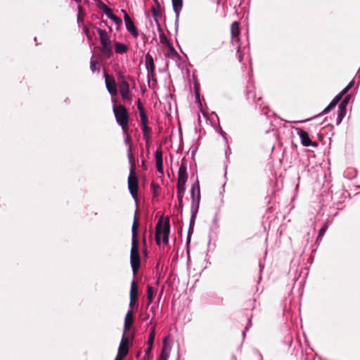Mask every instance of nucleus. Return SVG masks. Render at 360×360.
Segmentation results:
<instances>
[{
  "label": "nucleus",
  "mask_w": 360,
  "mask_h": 360,
  "mask_svg": "<svg viewBox=\"0 0 360 360\" xmlns=\"http://www.w3.org/2000/svg\"><path fill=\"white\" fill-rule=\"evenodd\" d=\"M139 223L136 216H134L133 224L131 226V248L130 252V264L131 266L134 276L137 274L140 267L141 258L139 252V240L137 239Z\"/></svg>",
  "instance_id": "nucleus-1"
},
{
  "label": "nucleus",
  "mask_w": 360,
  "mask_h": 360,
  "mask_svg": "<svg viewBox=\"0 0 360 360\" xmlns=\"http://www.w3.org/2000/svg\"><path fill=\"white\" fill-rule=\"evenodd\" d=\"M191 219L188 229L187 241H190V234L193 230L195 220L198 212L200 202V191L198 181L193 184L191 188Z\"/></svg>",
  "instance_id": "nucleus-2"
},
{
  "label": "nucleus",
  "mask_w": 360,
  "mask_h": 360,
  "mask_svg": "<svg viewBox=\"0 0 360 360\" xmlns=\"http://www.w3.org/2000/svg\"><path fill=\"white\" fill-rule=\"evenodd\" d=\"M170 233L169 219L167 218L164 223L162 221V217L158 220L155 226V239L158 245H160L161 236L164 244L169 243V236Z\"/></svg>",
  "instance_id": "nucleus-3"
},
{
  "label": "nucleus",
  "mask_w": 360,
  "mask_h": 360,
  "mask_svg": "<svg viewBox=\"0 0 360 360\" xmlns=\"http://www.w3.org/2000/svg\"><path fill=\"white\" fill-rule=\"evenodd\" d=\"M128 189L134 200L137 201L139 180L135 173V163H130L129 174L128 176Z\"/></svg>",
  "instance_id": "nucleus-4"
},
{
  "label": "nucleus",
  "mask_w": 360,
  "mask_h": 360,
  "mask_svg": "<svg viewBox=\"0 0 360 360\" xmlns=\"http://www.w3.org/2000/svg\"><path fill=\"white\" fill-rule=\"evenodd\" d=\"M354 82L352 80L338 94H337L330 101L329 105L319 115L314 116V118L328 114L336 105L341 101L344 95H345L354 86Z\"/></svg>",
  "instance_id": "nucleus-5"
},
{
  "label": "nucleus",
  "mask_w": 360,
  "mask_h": 360,
  "mask_svg": "<svg viewBox=\"0 0 360 360\" xmlns=\"http://www.w3.org/2000/svg\"><path fill=\"white\" fill-rule=\"evenodd\" d=\"M113 113L118 124L129 122V113L124 106L122 105H113Z\"/></svg>",
  "instance_id": "nucleus-6"
},
{
  "label": "nucleus",
  "mask_w": 360,
  "mask_h": 360,
  "mask_svg": "<svg viewBox=\"0 0 360 360\" xmlns=\"http://www.w3.org/2000/svg\"><path fill=\"white\" fill-rule=\"evenodd\" d=\"M247 91H246V97L247 99L249 101H252L255 102L256 105L259 106L260 109H264L265 106L263 105V102L262 101V97L259 96L258 98L256 96L255 91V86L252 84L251 82H249V84L247 86Z\"/></svg>",
  "instance_id": "nucleus-7"
},
{
  "label": "nucleus",
  "mask_w": 360,
  "mask_h": 360,
  "mask_svg": "<svg viewBox=\"0 0 360 360\" xmlns=\"http://www.w3.org/2000/svg\"><path fill=\"white\" fill-rule=\"evenodd\" d=\"M122 12L124 13V20L127 30L136 39L139 37V32L133 20L124 10H122Z\"/></svg>",
  "instance_id": "nucleus-8"
},
{
  "label": "nucleus",
  "mask_w": 360,
  "mask_h": 360,
  "mask_svg": "<svg viewBox=\"0 0 360 360\" xmlns=\"http://www.w3.org/2000/svg\"><path fill=\"white\" fill-rule=\"evenodd\" d=\"M297 134L301 140V143L302 146L305 147L312 146L314 148H316L318 146V143L311 141L309 134L307 131L299 129Z\"/></svg>",
  "instance_id": "nucleus-9"
},
{
  "label": "nucleus",
  "mask_w": 360,
  "mask_h": 360,
  "mask_svg": "<svg viewBox=\"0 0 360 360\" xmlns=\"http://www.w3.org/2000/svg\"><path fill=\"white\" fill-rule=\"evenodd\" d=\"M105 82L108 91L111 96H116L117 89L115 79L113 77L109 78L107 74H105Z\"/></svg>",
  "instance_id": "nucleus-10"
},
{
  "label": "nucleus",
  "mask_w": 360,
  "mask_h": 360,
  "mask_svg": "<svg viewBox=\"0 0 360 360\" xmlns=\"http://www.w3.org/2000/svg\"><path fill=\"white\" fill-rule=\"evenodd\" d=\"M155 165H156V169L157 172L160 174H164V169H163V158H162V151L161 148H158L155 153Z\"/></svg>",
  "instance_id": "nucleus-11"
},
{
  "label": "nucleus",
  "mask_w": 360,
  "mask_h": 360,
  "mask_svg": "<svg viewBox=\"0 0 360 360\" xmlns=\"http://www.w3.org/2000/svg\"><path fill=\"white\" fill-rule=\"evenodd\" d=\"M138 299V289L135 280H133L131 283V289H130V301H129V308L132 309V307L135 304L136 302Z\"/></svg>",
  "instance_id": "nucleus-12"
},
{
  "label": "nucleus",
  "mask_w": 360,
  "mask_h": 360,
  "mask_svg": "<svg viewBox=\"0 0 360 360\" xmlns=\"http://www.w3.org/2000/svg\"><path fill=\"white\" fill-rule=\"evenodd\" d=\"M129 352V342L128 340L125 338V336L122 338V340L120 343L118 353L117 356L122 357L124 359Z\"/></svg>",
  "instance_id": "nucleus-13"
},
{
  "label": "nucleus",
  "mask_w": 360,
  "mask_h": 360,
  "mask_svg": "<svg viewBox=\"0 0 360 360\" xmlns=\"http://www.w3.org/2000/svg\"><path fill=\"white\" fill-rule=\"evenodd\" d=\"M146 68L148 71V77L153 76L155 72V63L152 56L147 53L145 56Z\"/></svg>",
  "instance_id": "nucleus-14"
},
{
  "label": "nucleus",
  "mask_w": 360,
  "mask_h": 360,
  "mask_svg": "<svg viewBox=\"0 0 360 360\" xmlns=\"http://www.w3.org/2000/svg\"><path fill=\"white\" fill-rule=\"evenodd\" d=\"M188 179L187 167L184 162H181L178 171V182L186 184Z\"/></svg>",
  "instance_id": "nucleus-15"
},
{
  "label": "nucleus",
  "mask_w": 360,
  "mask_h": 360,
  "mask_svg": "<svg viewBox=\"0 0 360 360\" xmlns=\"http://www.w3.org/2000/svg\"><path fill=\"white\" fill-rule=\"evenodd\" d=\"M133 323H134L133 311H132L131 309H129L128 310V311L127 312V314L125 316L123 337L125 336V333L130 329Z\"/></svg>",
  "instance_id": "nucleus-16"
},
{
  "label": "nucleus",
  "mask_w": 360,
  "mask_h": 360,
  "mask_svg": "<svg viewBox=\"0 0 360 360\" xmlns=\"http://www.w3.org/2000/svg\"><path fill=\"white\" fill-rule=\"evenodd\" d=\"M131 136L129 134H127L124 137V143L127 146V158L129 160V162L130 163H135L134 158L132 155L131 150H132V146H131Z\"/></svg>",
  "instance_id": "nucleus-17"
},
{
  "label": "nucleus",
  "mask_w": 360,
  "mask_h": 360,
  "mask_svg": "<svg viewBox=\"0 0 360 360\" xmlns=\"http://www.w3.org/2000/svg\"><path fill=\"white\" fill-rule=\"evenodd\" d=\"M137 108L139 112V116L141 121V126L148 125V119L146 113L145 112L144 108L143 107L142 103L141 100L139 98L136 103Z\"/></svg>",
  "instance_id": "nucleus-18"
},
{
  "label": "nucleus",
  "mask_w": 360,
  "mask_h": 360,
  "mask_svg": "<svg viewBox=\"0 0 360 360\" xmlns=\"http://www.w3.org/2000/svg\"><path fill=\"white\" fill-rule=\"evenodd\" d=\"M172 2L174 12L176 14V22H177L183 6V0H172Z\"/></svg>",
  "instance_id": "nucleus-19"
},
{
  "label": "nucleus",
  "mask_w": 360,
  "mask_h": 360,
  "mask_svg": "<svg viewBox=\"0 0 360 360\" xmlns=\"http://www.w3.org/2000/svg\"><path fill=\"white\" fill-rule=\"evenodd\" d=\"M102 49L101 52L108 58H110L112 55V48L111 46V41H107L101 43Z\"/></svg>",
  "instance_id": "nucleus-20"
},
{
  "label": "nucleus",
  "mask_w": 360,
  "mask_h": 360,
  "mask_svg": "<svg viewBox=\"0 0 360 360\" xmlns=\"http://www.w3.org/2000/svg\"><path fill=\"white\" fill-rule=\"evenodd\" d=\"M118 79L120 80V93L129 92V83L124 79V75L122 72L119 73Z\"/></svg>",
  "instance_id": "nucleus-21"
},
{
  "label": "nucleus",
  "mask_w": 360,
  "mask_h": 360,
  "mask_svg": "<svg viewBox=\"0 0 360 360\" xmlns=\"http://www.w3.org/2000/svg\"><path fill=\"white\" fill-rule=\"evenodd\" d=\"M114 46L115 51L117 54H123L128 51V46L125 44L119 41H115Z\"/></svg>",
  "instance_id": "nucleus-22"
},
{
  "label": "nucleus",
  "mask_w": 360,
  "mask_h": 360,
  "mask_svg": "<svg viewBox=\"0 0 360 360\" xmlns=\"http://www.w3.org/2000/svg\"><path fill=\"white\" fill-rule=\"evenodd\" d=\"M141 130H142V133H143V138L145 140V141L146 142V143H148L151 139L150 133H151L152 130L148 127V124L141 126Z\"/></svg>",
  "instance_id": "nucleus-23"
},
{
  "label": "nucleus",
  "mask_w": 360,
  "mask_h": 360,
  "mask_svg": "<svg viewBox=\"0 0 360 360\" xmlns=\"http://www.w3.org/2000/svg\"><path fill=\"white\" fill-rule=\"evenodd\" d=\"M98 6L99 8L101 9L109 18H110L113 15L112 10L106 4H105L102 1H98Z\"/></svg>",
  "instance_id": "nucleus-24"
},
{
  "label": "nucleus",
  "mask_w": 360,
  "mask_h": 360,
  "mask_svg": "<svg viewBox=\"0 0 360 360\" xmlns=\"http://www.w3.org/2000/svg\"><path fill=\"white\" fill-rule=\"evenodd\" d=\"M96 31L99 35L101 44L110 41L107 32L105 30L101 28H96Z\"/></svg>",
  "instance_id": "nucleus-25"
},
{
  "label": "nucleus",
  "mask_w": 360,
  "mask_h": 360,
  "mask_svg": "<svg viewBox=\"0 0 360 360\" xmlns=\"http://www.w3.org/2000/svg\"><path fill=\"white\" fill-rule=\"evenodd\" d=\"M346 115V110H338V112H337V119H336V124L337 125H339L343 118L345 117Z\"/></svg>",
  "instance_id": "nucleus-26"
},
{
  "label": "nucleus",
  "mask_w": 360,
  "mask_h": 360,
  "mask_svg": "<svg viewBox=\"0 0 360 360\" xmlns=\"http://www.w3.org/2000/svg\"><path fill=\"white\" fill-rule=\"evenodd\" d=\"M155 335V328L153 326L149 333L148 339L147 341L148 345H153L154 339Z\"/></svg>",
  "instance_id": "nucleus-27"
},
{
  "label": "nucleus",
  "mask_w": 360,
  "mask_h": 360,
  "mask_svg": "<svg viewBox=\"0 0 360 360\" xmlns=\"http://www.w3.org/2000/svg\"><path fill=\"white\" fill-rule=\"evenodd\" d=\"M186 184H182L181 183H177L176 189H177V197L181 196L184 197V192L186 191Z\"/></svg>",
  "instance_id": "nucleus-28"
},
{
  "label": "nucleus",
  "mask_w": 360,
  "mask_h": 360,
  "mask_svg": "<svg viewBox=\"0 0 360 360\" xmlns=\"http://www.w3.org/2000/svg\"><path fill=\"white\" fill-rule=\"evenodd\" d=\"M328 228V225L326 223H325L323 226L320 229L319 231V234H318V236H317V240H321V238H323V236H324V234L326 233V231H327Z\"/></svg>",
  "instance_id": "nucleus-29"
},
{
  "label": "nucleus",
  "mask_w": 360,
  "mask_h": 360,
  "mask_svg": "<svg viewBox=\"0 0 360 360\" xmlns=\"http://www.w3.org/2000/svg\"><path fill=\"white\" fill-rule=\"evenodd\" d=\"M153 295H154L153 288L151 286L148 285L147 287V299L148 301V304H150L152 302Z\"/></svg>",
  "instance_id": "nucleus-30"
},
{
  "label": "nucleus",
  "mask_w": 360,
  "mask_h": 360,
  "mask_svg": "<svg viewBox=\"0 0 360 360\" xmlns=\"http://www.w3.org/2000/svg\"><path fill=\"white\" fill-rule=\"evenodd\" d=\"M150 186L153 190L154 197L157 198L159 195V191H160V186L155 183H152Z\"/></svg>",
  "instance_id": "nucleus-31"
},
{
  "label": "nucleus",
  "mask_w": 360,
  "mask_h": 360,
  "mask_svg": "<svg viewBox=\"0 0 360 360\" xmlns=\"http://www.w3.org/2000/svg\"><path fill=\"white\" fill-rule=\"evenodd\" d=\"M177 55H178V53L176 51V50L174 49V48L172 45H169V49H168V53H167L168 57H169L171 58H174Z\"/></svg>",
  "instance_id": "nucleus-32"
},
{
  "label": "nucleus",
  "mask_w": 360,
  "mask_h": 360,
  "mask_svg": "<svg viewBox=\"0 0 360 360\" xmlns=\"http://www.w3.org/2000/svg\"><path fill=\"white\" fill-rule=\"evenodd\" d=\"M120 95L123 100L127 101L129 103H131L132 98L129 94V92H122V93H120Z\"/></svg>",
  "instance_id": "nucleus-33"
},
{
  "label": "nucleus",
  "mask_w": 360,
  "mask_h": 360,
  "mask_svg": "<svg viewBox=\"0 0 360 360\" xmlns=\"http://www.w3.org/2000/svg\"><path fill=\"white\" fill-rule=\"evenodd\" d=\"M98 63L96 60H91L90 62V69L94 72L96 70H99Z\"/></svg>",
  "instance_id": "nucleus-34"
},
{
  "label": "nucleus",
  "mask_w": 360,
  "mask_h": 360,
  "mask_svg": "<svg viewBox=\"0 0 360 360\" xmlns=\"http://www.w3.org/2000/svg\"><path fill=\"white\" fill-rule=\"evenodd\" d=\"M151 12H152V14H153V16L155 18V21L158 25V27H160V23H159V21L157 19V16L158 15V9L155 7V6H153L152 8H151Z\"/></svg>",
  "instance_id": "nucleus-35"
},
{
  "label": "nucleus",
  "mask_w": 360,
  "mask_h": 360,
  "mask_svg": "<svg viewBox=\"0 0 360 360\" xmlns=\"http://www.w3.org/2000/svg\"><path fill=\"white\" fill-rule=\"evenodd\" d=\"M119 125L121 127L122 133H123L124 136H127V134H129V122L128 123L121 124H119Z\"/></svg>",
  "instance_id": "nucleus-36"
},
{
  "label": "nucleus",
  "mask_w": 360,
  "mask_h": 360,
  "mask_svg": "<svg viewBox=\"0 0 360 360\" xmlns=\"http://www.w3.org/2000/svg\"><path fill=\"white\" fill-rule=\"evenodd\" d=\"M110 19H111L117 25H120V24H122L121 18L114 14L111 16V18Z\"/></svg>",
  "instance_id": "nucleus-37"
},
{
  "label": "nucleus",
  "mask_w": 360,
  "mask_h": 360,
  "mask_svg": "<svg viewBox=\"0 0 360 360\" xmlns=\"http://www.w3.org/2000/svg\"><path fill=\"white\" fill-rule=\"evenodd\" d=\"M153 345H148V348L145 350V356L143 357V360H146V358L149 357L153 349Z\"/></svg>",
  "instance_id": "nucleus-38"
},
{
  "label": "nucleus",
  "mask_w": 360,
  "mask_h": 360,
  "mask_svg": "<svg viewBox=\"0 0 360 360\" xmlns=\"http://www.w3.org/2000/svg\"><path fill=\"white\" fill-rule=\"evenodd\" d=\"M168 358H169V354L165 351V349H162L161 354H160V360H162V359L167 360Z\"/></svg>",
  "instance_id": "nucleus-39"
},
{
  "label": "nucleus",
  "mask_w": 360,
  "mask_h": 360,
  "mask_svg": "<svg viewBox=\"0 0 360 360\" xmlns=\"http://www.w3.org/2000/svg\"><path fill=\"white\" fill-rule=\"evenodd\" d=\"M252 326L251 319H249L248 322L245 326V330L243 332V337L245 336V332L249 330V328Z\"/></svg>",
  "instance_id": "nucleus-40"
},
{
  "label": "nucleus",
  "mask_w": 360,
  "mask_h": 360,
  "mask_svg": "<svg viewBox=\"0 0 360 360\" xmlns=\"http://www.w3.org/2000/svg\"><path fill=\"white\" fill-rule=\"evenodd\" d=\"M177 198H178V201H179V210H180V212H182V210H183V198L184 197L178 196Z\"/></svg>",
  "instance_id": "nucleus-41"
},
{
  "label": "nucleus",
  "mask_w": 360,
  "mask_h": 360,
  "mask_svg": "<svg viewBox=\"0 0 360 360\" xmlns=\"http://www.w3.org/2000/svg\"><path fill=\"white\" fill-rule=\"evenodd\" d=\"M347 105L345 104V102H340V103L338 105V110H346Z\"/></svg>",
  "instance_id": "nucleus-42"
},
{
  "label": "nucleus",
  "mask_w": 360,
  "mask_h": 360,
  "mask_svg": "<svg viewBox=\"0 0 360 360\" xmlns=\"http://www.w3.org/2000/svg\"><path fill=\"white\" fill-rule=\"evenodd\" d=\"M223 139L226 141V134L220 128L219 131Z\"/></svg>",
  "instance_id": "nucleus-43"
},
{
  "label": "nucleus",
  "mask_w": 360,
  "mask_h": 360,
  "mask_svg": "<svg viewBox=\"0 0 360 360\" xmlns=\"http://www.w3.org/2000/svg\"><path fill=\"white\" fill-rule=\"evenodd\" d=\"M195 96L196 99H200V92L197 86H195Z\"/></svg>",
  "instance_id": "nucleus-44"
},
{
  "label": "nucleus",
  "mask_w": 360,
  "mask_h": 360,
  "mask_svg": "<svg viewBox=\"0 0 360 360\" xmlns=\"http://www.w3.org/2000/svg\"><path fill=\"white\" fill-rule=\"evenodd\" d=\"M349 100H350V95H347L345 97V98L342 101V102H345V104L347 105Z\"/></svg>",
  "instance_id": "nucleus-45"
},
{
  "label": "nucleus",
  "mask_w": 360,
  "mask_h": 360,
  "mask_svg": "<svg viewBox=\"0 0 360 360\" xmlns=\"http://www.w3.org/2000/svg\"><path fill=\"white\" fill-rule=\"evenodd\" d=\"M77 10H78V14H79V15H81L82 13V7L81 5H78Z\"/></svg>",
  "instance_id": "nucleus-46"
},
{
  "label": "nucleus",
  "mask_w": 360,
  "mask_h": 360,
  "mask_svg": "<svg viewBox=\"0 0 360 360\" xmlns=\"http://www.w3.org/2000/svg\"><path fill=\"white\" fill-rule=\"evenodd\" d=\"M83 22V18L79 15V14L77 15V22L80 23Z\"/></svg>",
  "instance_id": "nucleus-47"
},
{
  "label": "nucleus",
  "mask_w": 360,
  "mask_h": 360,
  "mask_svg": "<svg viewBox=\"0 0 360 360\" xmlns=\"http://www.w3.org/2000/svg\"><path fill=\"white\" fill-rule=\"evenodd\" d=\"M150 310H151V311L153 312V314H155V307H152L150 308Z\"/></svg>",
  "instance_id": "nucleus-48"
},
{
  "label": "nucleus",
  "mask_w": 360,
  "mask_h": 360,
  "mask_svg": "<svg viewBox=\"0 0 360 360\" xmlns=\"http://www.w3.org/2000/svg\"><path fill=\"white\" fill-rule=\"evenodd\" d=\"M115 360H123V359L120 356H116Z\"/></svg>",
  "instance_id": "nucleus-49"
},
{
  "label": "nucleus",
  "mask_w": 360,
  "mask_h": 360,
  "mask_svg": "<svg viewBox=\"0 0 360 360\" xmlns=\"http://www.w3.org/2000/svg\"><path fill=\"white\" fill-rule=\"evenodd\" d=\"M231 33H232L233 36H235L236 33H235V31L233 29L231 30Z\"/></svg>",
  "instance_id": "nucleus-50"
},
{
  "label": "nucleus",
  "mask_w": 360,
  "mask_h": 360,
  "mask_svg": "<svg viewBox=\"0 0 360 360\" xmlns=\"http://www.w3.org/2000/svg\"><path fill=\"white\" fill-rule=\"evenodd\" d=\"M235 25H237V22H233V24H232V27H233Z\"/></svg>",
  "instance_id": "nucleus-51"
},
{
  "label": "nucleus",
  "mask_w": 360,
  "mask_h": 360,
  "mask_svg": "<svg viewBox=\"0 0 360 360\" xmlns=\"http://www.w3.org/2000/svg\"><path fill=\"white\" fill-rule=\"evenodd\" d=\"M241 60H242V58H241V56H239V61H241Z\"/></svg>",
  "instance_id": "nucleus-52"
}]
</instances>
